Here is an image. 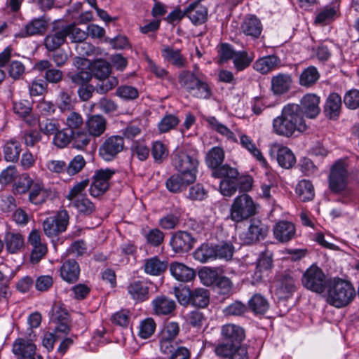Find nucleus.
<instances>
[{"mask_svg":"<svg viewBox=\"0 0 359 359\" xmlns=\"http://www.w3.org/2000/svg\"><path fill=\"white\" fill-rule=\"evenodd\" d=\"M299 107L294 104L283 107L280 116L273 120V131L278 135L290 137L296 133H302L307 129L304 116L299 115Z\"/></svg>","mask_w":359,"mask_h":359,"instance_id":"obj_1","label":"nucleus"},{"mask_svg":"<svg viewBox=\"0 0 359 359\" xmlns=\"http://www.w3.org/2000/svg\"><path fill=\"white\" fill-rule=\"evenodd\" d=\"M303 285L311 291L322 293L326 291V301L331 306H336L337 302V280L327 282L325 276L321 269L312 265L303 274Z\"/></svg>","mask_w":359,"mask_h":359,"instance_id":"obj_2","label":"nucleus"},{"mask_svg":"<svg viewBox=\"0 0 359 359\" xmlns=\"http://www.w3.org/2000/svg\"><path fill=\"white\" fill-rule=\"evenodd\" d=\"M204 77L205 76L196 66L192 72H181L178 76V81L182 88L191 96L198 99L208 100L212 96V89Z\"/></svg>","mask_w":359,"mask_h":359,"instance_id":"obj_3","label":"nucleus"},{"mask_svg":"<svg viewBox=\"0 0 359 359\" xmlns=\"http://www.w3.org/2000/svg\"><path fill=\"white\" fill-rule=\"evenodd\" d=\"M89 180L84 179L76 182L69 191L66 198L69 201V206L74 207L82 215H89L95 209V205L87 198L85 191L89 184Z\"/></svg>","mask_w":359,"mask_h":359,"instance_id":"obj_4","label":"nucleus"},{"mask_svg":"<svg viewBox=\"0 0 359 359\" xmlns=\"http://www.w3.org/2000/svg\"><path fill=\"white\" fill-rule=\"evenodd\" d=\"M340 261H349L347 266L341 267V276H338V308L345 307L349 305L356 296L355 289L352 283L348 279V276L344 273V271L350 270L351 262L354 259L343 251L339 255Z\"/></svg>","mask_w":359,"mask_h":359,"instance_id":"obj_5","label":"nucleus"},{"mask_svg":"<svg viewBox=\"0 0 359 359\" xmlns=\"http://www.w3.org/2000/svg\"><path fill=\"white\" fill-rule=\"evenodd\" d=\"M172 165L182 175L189 180H196L199 161L197 156L182 149H176L172 154Z\"/></svg>","mask_w":359,"mask_h":359,"instance_id":"obj_6","label":"nucleus"},{"mask_svg":"<svg viewBox=\"0 0 359 359\" xmlns=\"http://www.w3.org/2000/svg\"><path fill=\"white\" fill-rule=\"evenodd\" d=\"M238 175V170L229 164H222L211 171L212 177L222 179L219 183V191L223 196L227 197L235 194L236 177Z\"/></svg>","mask_w":359,"mask_h":359,"instance_id":"obj_7","label":"nucleus"},{"mask_svg":"<svg viewBox=\"0 0 359 359\" xmlns=\"http://www.w3.org/2000/svg\"><path fill=\"white\" fill-rule=\"evenodd\" d=\"M255 214L256 205L248 194H243L235 198L230 211V217L233 222H241Z\"/></svg>","mask_w":359,"mask_h":359,"instance_id":"obj_8","label":"nucleus"},{"mask_svg":"<svg viewBox=\"0 0 359 359\" xmlns=\"http://www.w3.org/2000/svg\"><path fill=\"white\" fill-rule=\"evenodd\" d=\"M269 232L267 225L259 219H251L245 231L241 233L239 238L243 245L255 244L264 240Z\"/></svg>","mask_w":359,"mask_h":359,"instance_id":"obj_9","label":"nucleus"},{"mask_svg":"<svg viewBox=\"0 0 359 359\" xmlns=\"http://www.w3.org/2000/svg\"><path fill=\"white\" fill-rule=\"evenodd\" d=\"M69 218L68 212L65 210L59 211L55 217L46 218L43 222L45 234L53 237L64 232L69 224Z\"/></svg>","mask_w":359,"mask_h":359,"instance_id":"obj_10","label":"nucleus"},{"mask_svg":"<svg viewBox=\"0 0 359 359\" xmlns=\"http://www.w3.org/2000/svg\"><path fill=\"white\" fill-rule=\"evenodd\" d=\"M115 172V170L110 168L96 170L89 189L90 195L98 197L104 194L109 188V181Z\"/></svg>","mask_w":359,"mask_h":359,"instance_id":"obj_11","label":"nucleus"},{"mask_svg":"<svg viewBox=\"0 0 359 359\" xmlns=\"http://www.w3.org/2000/svg\"><path fill=\"white\" fill-rule=\"evenodd\" d=\"M124 140L120 135L107 137L99 148V154L105 161H113L123 150Z\"/></svg>","mask_w":359,"mask_h":359,"instance_id":"obj_12","label":"nucleus"},{"mask_svg":"<svg viewBox=\"0 0 359 359\" xmlns=\"http://www.w3.org/2000/svg\"><path fill=\"white\" fill-rule=\"evenodd\" d=\"M67 33L65 25L53 22L50 31L44 38V46L47 50L55 51L62 46L66 42Z\"/></svg>","mask_w":359,"mask_h":359,"instance_id":"obj_13","label":"nucleus"},{"mask_svg":"<svg viewBox=\"0 0 359 359\" xmlns=\"http://www.w3.org/2000/svg\"><path fill=\"white\" fill-rule=\"evenodd\" d=\"M49 19L46 15L34 18L28 22L16 34V37L26 38L43 35L48 27Z\"/></svg>","mask_w":359,"mask_h":359,"instance_id":"obj_14","label":"nucleus"},{"mask_svg":"<svg viewBox=\"0 0 359 359\" xmlns=\"http://www.w3.org/2000/svg\"><path fill=\"white\" fill-rule=\"evenodd\" d=\"M196 242L193 236L186 231H177L170 238V245L176 253H184L190 251Z\"/></svg>","mask_w":359,"mask_h":359,"instance_id":"obj_15","label":"nucleus"},{"mask_svg":"<svg viewBox=\"0 0 359 359\" xmlns=\"http://www.w3.org/2000/svg\"><path fill=\"white\" fill-rule=\"evenodd\" d=\"M272 287L279 299L289 297L295 290L294 280L289 274L283 273L277 275L273 282Z\"/></svg>","mask_w":359,"mask_h":359,"instance_id":"obj_16","label":"nucleus"},{"mask_svg":"<svg viewBox=\"0 0 359 359\" xmlns=\"http://www.w3.org/2000/svg\"><path fill=\"white\" fill-rule=\"evenodd\" d=\"M320 97L315 94H306L300 101V104L297 105L299 110V115L304 114L307 118H315L320 113V108L319 107Z\"/></svg>","mask_w":359,"mask_h":359,"instance_id":"obj_17","label":"nucleus"},{"mask_svg":"<svg viewBox=\"0 0 359 359\" xmlns=\"http://www.w3.org/2000/svg\"><path fill=\"white\" fill-rule=\"evenodd\" d=\"M36 346L29 340L18 339L13 344V352L18 359H43L36 353Z\"/></svg>","mask_w":359,"mask_h":359,"instance_id":"obj_18","label":"nucleus"},{"mask_svg":"<svg viewBox=\"0 0 359 359\" xmlns=\"http://www.w3.org/2000/svg\"><path fill=\"white\" fill-rule=\"evenodd\" d=\"M128 293L137 302H142L149 298V283L144 280H135L127 286Z\"/></svg>","mask_w":359,"mask_h":359,"instance_id":"obj_19","label":"nucleus"},{"mask_svg":"<svg viewBox=\"0 0 359 359\" xmlns=\"http://www.w3.org/2000/svg\"><path fill=\"white\" fill-rule=\"evenodd\" d=\"M292 77L287 73H278L271 77V90L275 95L287 93L292 87Z\"/></svg>","mask_w":359,"mask_h":359,"instance_id":"obj_20","label":"nucleus"},{"mask_svg":"<svg viewBox=\"0 0 359 359\" xmlns=\"http://www.w3.org/2000/svg\"><path fill=\"white\" fill-rule=\"evenodd\" d=\"M221 334L224 340L236 346H241L245 337L244 329L235 324H226L222 326Z\"/></svg>","mask_w":359,"mask_h":359,"instance_id":"obj_21","label":"nucleus"},{"mask_svg":"<svg viewBox=\"0 0 359 359\" xmlns=\"http://www.w3.org/2000/svg\"><path fill=\"white\" fill-rule=\"evenodd\" d=\"M347 163L344 160H338V201L346 203L351 195V190L347 188L348 172L346 169Z\"/></svg>","mask_w":359,"mask_h":359,"instance_id":"obj_22","label":"nucleus"},{"mask_svg":"<svg viewBox=\"0 0 359 359\" xmlns=\"http://www.w3.org/2000/svg\"><path fill=\"white\" fill-rule=\"evenodd\" d=\"M34 69L39 72H44L46 81L50 83H58L63 77V72L53 67L52 63L48 60H41L34 65Z\"/></svg>","mask_w":359,"mask_h":359,"instance_id":"obj_23","label":"nucleus"},{"mask_svg":"<svg viewBox=\"0 0 359 359\" xmlns=\"http://www.w3.org/2000/svg\"><path fill=\"white\" fill-rule=\"evenodd\" d=\"M262 24L260 20L254 15H250L243 20L241 29L247 36L253 39H258L262 32Z\"/></svg>","mask_w":359,"mask_h":359,"instance_id":"obj_24","label":"nucleus"},{"mask_svg":"<svg viewBox=\"0 0 359 359\" xmlns=\"http://www.w3.org/2000/svg\"><path fill=\"white\" fill-rule=\"evenodd\" d=\"M13 110L15 114L22 118L26 123L30 126L37 123V118L32 114V104L26 100L13 102Z\"/></svg>","mask_w":359,"mask_h":359,"instance_id":"obj_25","label":"nucleus"},{"mask_svg":"<svg viewBox=\"0 0 359 359\" xmlns=\"http://www.w3.org/2000/svg\"><path fill=\"white\" fill-rule=\"evenodd\" d=\"M202 0H198L191 4L186 9L185 13L191 22L194 25H201L208 18L207 7L201 4Z\"/></svg>","mask_w":359,"mask_h":359,"instance_id":"obj_26","label":"nucleus"},{"mask_svg":"<svg viewBox=\"0 0 359 359\" xmlns=\"http://www.w3.org/2000/svg\"><path fill=\"white\" fill-rule=\"evenodd\" d=\"M155 314L165 316L172 313L176 309L175 302L165 295H158L151 302Z\"/></svg>","mask_w":359,"mask_h":359,"instance_id":"obj_27","label":"nucleus"},{"mask_svg":"<svg viewBox=\"0 0 359 359\" xmlns=\"http://www.w3.org/2000/svg\"><path fill=\"white\" fill-rule=\"evenodd\" d=\"M280 62V59L278 56L270 55L257 60L253 64V68L262 74H267L279 67Z\"/></svg>","mask_w":359,"mask_h":359,"instance_id":"obj_28","label":"nucleus"},{"mask_svg":"<svg viewBox=\"0 0 359 359\" xmlns=\"http://www.w3.org/2000/svg\"><path fill=\"white\" fill-rule=\"evenodd\" d=\"M273 234L280 242H288L295 234V226L292 222L280 221L274 226Z\"/></svg>","mask_w":359,"mask_h":359,"instance_id":"obj_29","label":"nucleus"},{"mask_svg":"<svg viewBox=\"0 0 359 359\" xmlns=\"http://www.w3.org/2000/svg\"><path fill=\"white\" fill-rule=\"evenodd\" d=\"M50 191L45 188L43 183L34 182L29 192V201L35 205L43 204L50 196Z\"/></svg>","mask_w":359,"mask_h":359,"instance_id":"obj_30","label":"nucleus"},{"mask_svg":"<svg viewBox=\"0 0 359 359\" xmlns=\"http://www.w3.org/2000/svg\"><path fill=\"white\" fill-rule=\"evenodd\" d=\"M61 278L69 283H75L79 277L80 268L74 259L65 261L60 269Z\"/></svg>","mask_w":359,"mask_h":359,"instance_id":"obj_31","label":"nucleus"},{"mask_svg":"<svg viewBox=\"0 0 359 359\" xmlns=\"http://www.w3.org/2000/svg\"><path fill=\"white\" fill-rule=\"evenodd\" d=\"M4 243L8 253L16 254L24 248L25 239L20 233L8 231L5 233Z\"/></svg>","mask_w":359,"mask_h":359,"instance_id":"obj_32","label":"nucleus"},{"mask_svg":"<svg viewBox=\"0 0 359 359\" xmlns=\"http://www.w3.org/2000/svg\"><path fill=\"white\" fill-rule=\"evenodd\" d=\"M170 271L172 276L181 282H188L196 276L194 271L180 262H172L170 265Z\"/></svg>","mask_w":359,"mask_h":359,"instance_id":"obj_33","label":"nucleus"},{"mask_svg":"<svg viewBox=\"0 0 359 359\" xmlns=\"http://www.w3.org/2000/svg\"><path fill=\"white\" fill-rule=\"evenodd\" d=\"M196 180H189V177H186L179 172L170 176L165 182L167 189L172 193H179L184 190L188 185L194 183Z\"/></svg>","mask_w":359,"mask_h":359,"instance_id":"obj_34","label":"nucleus"},{"mask_svg":"<svg viewBox=\"0 0 359 359\" xmlns=\"http://www.w3.org/2000/svg\"><path fill=\"white\" fill-rule=\"evenodd\" d=\"M166 262L161 260L158 256H154L144 260L143 269L145 273L150 276H160L167 269Z\"/></svg>","mask_w":359,"mask_h":359,"instance_id":"obj_35","label":"nucleus"},{"mask_svg":"<svg viewBox=\"0 0 359 359\" xmlns=\"http://www.w3.org/2000/svg\"><path fill=\"white\" fill-rule=\"evenodd\" d=\"M249 309L256 315H263L269 309L270 304L267 299L259 293L254 294L248 300Z\"/></svg>","mask_w":359,"mask_h":359,"instance_id":"obj_36","label":"nucleus"},{"mask_svg":"<svg viewBox=\"0 0 359 359\" xmlns=\"http://www.w3.org/2000/svg\"><path fill=\"white\" fill-rule=\"evenodd\" d=\"M86 126L91 136L99 137L106 130V119L101 115H92L88 118Z\"/></svg>","mask_w":359,"mask_h":359,"instance_id":"obj_37","label":"nucleus"},{"mask_svg":"<svg viewBox=\"0 0 359 359\" xmlns=\"http://www.w3.org/2000/svg\"><path fill=\"white\" fill-rule=\"evenodd\" d=\"M163 57L172 65L182 68L185 66L186 59L179 49H174L169 46H164L161 50Z\"/></svg>","mask_w":359,"mask_h":359,"instance_id":"obj_38","label":"nucleus"},{"mask_svg":"<svg viewBox=\"0 0 359 359\" xmlns=\"http://www.w3.org/2000/svg\"><path fill=\"white\" fill-rule=\"evenodd\" d=\"M224 157L225 154L224 149L219 147H214L210 149L206 154V165L212 171L213 170L222 165Z\"/></svg>","mask_w":359,"mask_h":359,"instance_id":"obj_39","label":"nucleus"},{"mask_svg":"<svg viewBox=\"0 0 359 359\" xmlns=\"http://www.w3.org/2000/svg\"><path fill=\"white\" fill-rule=\"evenodd\" d=\"M320 73L317 68L314 66H309L304 69L299 76V85L310 88L313 86L320 79Z\"/></svg>","mask_w":359,"mask_h":359,"instance_id":"obj_40","label":"nucleus"},{"mask_svg":"<svg viewBox=\"0 0 359 359\" xmlns=\"http://www.w3.org/2000/svg\"><path fill=\"white\" fill-rule=\"evenodd\" d=\"M71 145L72 147L83 150L90 143L91 135L84 128L72 132Z\"/></svg>","mask_w":359,"mask_h":359,"instance_id":"obj_41","label":"nucleus"},{"mask_svg":"<svg viewBox=\"0 0 359 359\" xmlns=\"http://www.w3.org/2000/svg\"><path fill=\"white\" fill-rule=\"evenodd\" d=\"M191 305L198 308H205L210 303V292L203 287L191 290Z\"/></svg>","mask_w":359,"mask_h":359,"instance_id":"obj_42","label":"nucleus"},{"mask_svg":"<svg viewBox=\"0 0 359 359\" xmlns=\"http://www.w3.org/2000/svg\"><path fill=\"white\" fill-rule=\"evenodd\" d=\"M254 57L253 53H248L245 50L236 51L233 58L234 67L238 72L243 71L250 65Z\"/></svg>","mask_w":359,"mask_h":359,"instance_id":"obj_43","label":"nucleus"},{"mask_svg":"<svg viewBox=\"0 0 359 359\" xmlns=\"http://www.w3.org/2000/svg\"><path fill=\"white\" fill-rule=\"evenodd\" d=\"M214 245L208 243L202 244L194 252V257L201 263L215 259Z\"/></svg>","mask_w":359,"mask_h":359,"instance_id":"obj_44","label":"nucleus"},{"mask_svg":"<svg viewBox=\"0 0 359 359\" xmlns=\"http://www.w3.org/2000/svg\"><path fill=\"white\" fill-rule=\"evenodd\" d=\"M277 161L282 168H290L294 165L296 158L289 148L281 147L277 151Z\"/></svg>","mask_w":359,"mask_h":359,"instance_id":"obj_45","label":"nucleus"},{"mask_svg":"<svg viewBox=\"0 0 359 359\" xmlns=\"http://www.w3.org/2000/svg\"><path fill=\"white\" fill-rule=\"evenodd\" d=\"M296 193L302 201H309L314 197V188L310 181L303 180L297 184Z\"/></svg>","mask_w":359,"mask_h":359,"instance_id":"obj_46","label":"nucleus"},{"mask_svg":"<svg viewBox=\"0 0 359 359\" xmlns=\"http://www.w3.org/2000/svg\"><path fill=\"white\" fill-rule=\"evenodd\" d=\"M20 152L21 145L16 140H11L7 142L4 147V157L7 161H18Z\"/></svg>","mask_w":359,"mask_h":359,"instance_id":"obj_47","label":"nucleus"},{"mask_svg":"<svg viewBox=\"0 0 359 359\" xmlns=\"http://www.w3.org/2000/svg\"><path fill=\"white\" fill-rule=\"evenodd\" d=\"M90 72L92 77L94 76L97 79H104L110 74V65L104 60H97L90 64Z\"/></svg>","mask_w":359,"mask_h":359,"instance_id":"obj_48","label":"nucleus"},{"mask_svg":"<svg viewBox=\"0 0 359 359\" xmlns=\"http://www.w3.org/2000/svg\"><path fill=\"white\" fill-rule=\"evenodd\" d=\"M240 142L243 147L246 149L253 156H255L257 160L262 164V165L266 166V161L265 158L250 137L245 135H242L240 137Z\"/></svg>","mask_w":359,"mask_h":359,"instance_id":"obj_49","label":"nucleus"},{"mask_svg":"<svg viewBox=\"0 0 359 359\" xmlns=\"http://www.w3.org/2000/svg\"><path fill=\"white\" fill-rule=\"evenodd\" d=\"M67 29V38L69 37L72 43H79L86 41L88 37L87 32L76 27L74 24L65 25Z\"/></svg>","mask_w":359,"mask_h":359,"instance_id":"obj_50","label":"nucleus"},{"mask_svg":"<svg viewBox=\"0 0 359 359\" xmlns=\"http://www.w3.org/2000/svg\"><path fill=\"white\" fill-rule=\"evenodd\" d=\"M215 251V259H225L230 260L233 255L234 247L230 243H222L218 245H214Z\"/></svg>","mask_w":359,"mask_h":359,"instance_id":"obj_51","label":"nucleus"},{"mask_svg":"<svg viewBox=\"0 0 359 359\" xmlns=\"http://www.w3.org/2000/svg\"><path fill=\"white\" fill-rule=\"evenodd\" d=\"M86 161L83 156L78 154L72 158L67 164V173L69 176H74L79 173L86 166Z\"/></svg>","mask_w":359,"mask_h":359,"instance_id":"obj_52","label":"nucleus"},{"mask_svg":"<svg viewBox=\"0 0 359 359\" xmlns=\"http://www.w3.org/2000/svg\"><path fill=\"white\" fill-rule=\"evenodd\" d=\"M144 238L147 243L153 247L160 246L164 241L165 234L158 228L149 229L145 232Z\"/></svg>","mask_w":359,"mask_h":359,"instance_id":"obj_53","label":"nucleus"},{"mask_svg":"<svg viewBox=\"0 0 359 359\" xmlns=\"http://www.w3.org/2000/svg\"><path fill=\"white\" fill-rule=\"evenodd\" d=\"M205 121L212 129L225 136L229 140L233 139V133L231 132L226 126L219 123L215 117L208 116L205 118Z\"/></svg>","mask_w":359,"mask_h":359,"instance_id":"obj_54","label":"nucleus"},{"mask_svg":"<svg viewBox=\"0 0 359 359\" xmlns=\"http://www.w3.org/2000/svg\"><path fill=\"white\" fill-rule=\"evenodd\" d=\"M68 77L75 85L82 86L86 85L91 80L92 74L90 70L79 69L76 72L69 74Z\"/></svg>","mask_w":359,"mask_h":359,"instance_id":"obj_55","label":"nucleus"},{"mask_svg":"<svg viewBox=\"0 0 359 359\" xmlns=\"http://www.w3.org/2000/svg\"><path fill=\"white\" fill-rule=\"evenodd\" d=\"M180 327L177 322L168 321L165 323L158 337L176 339L180 333Z\"/></svg>","mask_w":359,"mask_h":359,"instance_id":"obj_56","label":"nucleus"},{"mask_svg":"<svg viewBox=\"0 0 359 359\" xmlns=\"http://www.w3.org/2000/svg\"><path fill=\"white\" fill-rule=\"evenodd\" d=\"M156 323L151 318H147L142 320L139 327L138 335L142 339L149 338L155 332Z\"/></svg>","mask_w":359,"mask_h":359,"instance_id":"obj_57","label":"nucleus"},{"mask_svg":"<svg viewBox=\"0 0 359 359\" xmlns=\"http://www.w3.org/2000/svg\"><path fill=\"white\" fill-rule=\"evenodd\" d=\"M67 129L71 132L83 129V120L81 115L77 112H70L66 118Z\"/></svg>","mask_w":359,"mask_h":359,"instance_id":"obj_58","label":"nucleus"},{"mask_svg":"<svg viewBox=\"0 0 359 359\" xmlns=\"http://www.w3.org/2000/svg\"><path fill=\"white\" fill-rule=\"evenodd\" d=\"M100 81L95 87V90L98 93L104 94L115 88L118 81L115 76H107L104 79H98Z\"/></svg>","mask_w":359,"mask_h":359,"instance_id":"obj_59","label":"nucleus"},{"mask_svg":"<svg viewBox=\"0 0 359 359\" xmlns=\"http://www.w3.org/2000/svg\"><path fill=\"white\" fill-rule=\"evenodd\" d=\"M53 144L58 148H64L69 144H71L72 132L68 130L67 128L62 130H58L54 134Z\"/></svg>","mask_w":359,"mask_h":359,"instance_id":"obj_60","label":"nucleus"},{"mask_svg":"<svg viewBox=\"0 0 359 359\" xmlns=\"http://www.w3.org/2000/svg\"><path fill=\"white\" fill-rule=\"evenodd\" d=\"M198 275L202 283L207 286L215 283L219 276L217 269L212 268H204L199 271Z\"/></svg>","mask_w":359,"mask_h":359,"instance_id":"obj_61","label":"nucleus"},{"mask_svg":"<svg viewBox=\"0 0 359 359\" xmlns=\"http://www.w3.org/2000/svg\"><path fill=\"white\" fill-rule=\"evenodd\" d=\"M335 14L336 11L334 8L325 6L317 14L315 23L323 25H327L334 20Z\"/></svg>","mask_w":359,"mask_h":359,"instance_id":"obj_62","label":"nucleus"},{"mask_svg":"<svg viewBox=\"0 0 359 359\" xmlns=\"http://www.w3.org/2000/svg\"><path fill=\"white\" fill-rule=\"evenodd\" d=\"M324 114L330 119L337 118V93H331L327 98L324 106Z\"/></svg>","mask_w":359,"mask_h":359,"instance_id":"obj_63","label":"nucleus"},{"mask_svg":"<svg viewBox=\"0 0 359 359\" xmlns=\"http://www.w3.org/2000/svg\"><path fill=\"white\" fill-rule=\"evenodd\" d=\"M151 152L154 161L157 163H161L168 155V149L160 141L154 142Z\"/></svg>","mask_w":359,"mask_h":359,"instance_id":"obj_64","label":"nucleus"}]
</instances>
